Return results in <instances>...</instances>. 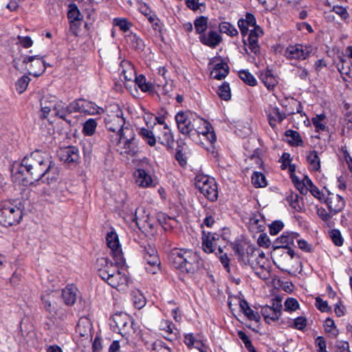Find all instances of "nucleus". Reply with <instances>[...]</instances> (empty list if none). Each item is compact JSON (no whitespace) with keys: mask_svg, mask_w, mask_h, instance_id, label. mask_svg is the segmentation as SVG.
<instances>
[{"mask_svg":"<svg viewBox=\"0 0 352 352\" xmlns=\"http://www.w3.org/2000/svg\"><path fill=\"white\" fill-rule=\"evenodd\" d=\"M51 159L46 152L36 150L26 155L20 163H15L12 168V179L15 183L24 186L32 184L33 180H40L41 174Z\"/></svg>","mask_w":352,"mask_h":352,"instance_id":"f257e3e1","label":"nucleus"},{"mask_svg":"<svg viewBox=\"0 0 352 352\" xmlns=\"http://www.w3.org/2000/svg\"><path fill=\"white\" fill-rule=\"evenodd\" d=\"M122 265L116 261L113 263L106 257L98 258L96 263L98 276L112 287L117 289H124L128 283L127 276L119 269Z\"/></svg>","mask_w":352,"mask_h":352,"instance_id":"f03ea898","label":"nucleus"},{"mask_svg":"<svg viewBox=\"0 0 352 352\" xmlns=\"http://www.w3.org/2000/svg\"><path fill=\"white\" fill-rule=\"evenodd\" d=\"M199 256L190 249H173L170 254L173 266L182 272L192 273L198 267Z\"/></svg>","mask_w":352,"mask_h":352,"instance_id":"7ed1b4c3","label":"nucleus"},{"mask_svg":"<svg viewBox=\"0 0 352 352\" xmlns=\"http://www.w3.org/2000/svg\"><path fill=\"white\" fill-rule=\"evenodd\" d=\"M106 128L116 133V137L121 135L126 128H131L125 125V119L123 117V111L118 106L111 107L104 118Z\"/></svg>","mask_w":352,"mask_h":352,"instance_id":"20e7f679","label":"nucleus"},{"mask_svg":"<svg viewBox=\"0 0 352 352\" xmlns=\"http://www.w3.org/2000/svg\"><path fill=\"white\" fill-rule=\"evenodd\" d=\"M119 145L121 155L135 156L138 152V141L135 133L132 128H126L124 132L116 138Z\"/></svg>","mask_w":352,"mask_h":352,"instance_id":"39448f33","label":"nucleus"},{"mask_svg":"<svg viewBox=\"0 0 352 352\" xmlns=\"http://www.w3.org/2000/svg\"><path fill=\"white\" fill-rule=\"evenodd\" d=\"M22 219V211L16 205L10 201L0 204V223L9 226L19 223Z\"/></svg>","mask_w":352,"mask_h":352,"instance_id":"423d86ee","label":"nucleus"},{"mask_svg":"<svg viewBox=\"0 0 352 352\" xmlns=\"http://www.w3.org/2000/svg\"><path fill=\"white\" fill-rule=\"evenodd\" d=\"M175 121L179 131L191 138L192 127L201 122V118L190 111H179L175 116Z\"/></svg>","mask_w":352,"mask_h":352,"instance_id":"0eeeda50","label":"nucleus"},{"mask_svg":"<svg viewBox=\"0 0 352 352\" xmlns=\"http://www.w3.org/2000/svg\"><path fill=\"white\" fill-rule=\"evenodd\" d=\"M195 186L199 192L210 201H214L217 199V186L213 178L206 175L197 176Z\"/></svg>","mask_w":352,"mask_h":352,"instance_id":"6e6552de","label":"nucleus"},{"mask_svg":"<svg viewBox=\"0 0 352 352\" xmlns=\"http://www.w3.org/2000/svg\"><path fill=\"white\" fill-rule=\"evenodd\" d=\"M313 51L309 45L296 44L289 45L285 50L284 56L289 60H305Z\"/></svg>","mask_w":352,"mask_h":352,"instance_id":"1a4fd4ad","label":"nucleus"},{"mask_svg":"<svg viewBox=\"0 0 352 352\" xmlns=\"http://www.w3.org/2000/svg\"><path fill=\"white\" fill-rule=\"evenodd\" d=\"M106 241L108 247L111 250V254L114 261L118 265H124V258L117 233L113 230L108 232L106 236Z\"/></svg>","mask_w":352,"mask_h":352,"instance_id":"9d476101","label":"nucleus"},{"mask_svg":"<svg viewBox=\"0 0 352 352\" xmlns=\"http://www.w3.org/2000/svg\"><path fill=\"white\" fill-rule=\"evenodd\" d=\"M23 63L29 65V74L34 76H41L46 69L41 55L26 56L23 58Z\"/></svg>","mask_w":352,"mask_h":352,"instance_id":"9b49d317","label":"nucleus"},{"mask_svg":"<svg viewBox=\"0 0 352 352\" xmlns=\"http://www.w3.org/2000/svg\"><path fill=\"white\" fill-rule=\"evenodd\" d=\"M113 329L122 336H126L132 329V320L125 313L116 314L113 316Z\"/></svg>","mask_w":352,"mask_h":352,"instance_id":"f8f14e48","label":"nucleus"},{"mask_svg":"<svg viewBox=\"0 0 352 352\" xmlns=\"http://www.w3.org/2000/svg\"><path fill=\"white\" fill-rule=\"evenodd\" d=\"M142 254L144 259L148 265V267H146L147 272L155 274L159 270L160 263L156 250L151 245H148L147 247H144L142 250Z\"/></svg>","mask_w":352,"mask_h":352,"instance_id":"ddd939ff","label":"nucleus"},{"mask_svg":"<svg viewBox=\"0 0 352 352\" xmlns=\"http://www.w3.org/2000/svg\"><path fill=\"white\" fill-rule=\"evenodd\" d=\"M201 120L202 121L201 122L194 124L195 126L192 127L191 138L195 135H202L211 144H213L216 141V135L212 130L211 124L202 118H201Z\"/></svg>","mask_w":352,"mask_h":352,"instance_id":"4468645a","label":"nucleus"},{"mask_svg":"<svg viewBox=\"0 0 352 352\" xmlns=\"http://www.w3.org/2000/svg\"><path fill=\"white\" fill-rule=\"evenodd\" d=\"M201 120L202 121L201 122L194 124L195 126L192 127L191 138L195 135H202L211 144H213L216 141V135L212 130L211 124L202 118H201Z\"/></svg>","mask_w":352,"mask_h":352,"instance_id":"2eb2a0df","label":"nucleus"},{"mask_svg":"<svg viewBox=\"0 0 352 352\" xmlns=\"http://www.w3.org/2000/svg\"><path fill=\"white\" fill-rule=\"evenodd\" d=\"M282 304L280 300L273 301L271 306L265 305L261 307V314L267 323L278 320L281 315Z\"/></svg>","mask_w":352,"mask_h":352,"instance_id":"dca6fc26","label":"nucleus"},{"mask_svg":"<svg viewBox=\"0 0 352 352\" xmlns=\"http://www.w3.org/2000/svg\"><path fill=\"white\" fill-rule=\"evenodd\" d=\"M41 175L40 180H42L43 182H47L48 184H51L57 182L59 177V168L52 158L50 160Z\"/></svg>","mask_w":352,"mask_h":352,"instance_id":"f3484780","label":"nucleus"},{"mask_svg":"<svg viewBox=\"0 0 352 352\" xmlns=\"http://www.w3.org/2000/svg\"><path fill=\"white\" fill-rule=\"evenodd\" d=\"M60 160L66 164H75L79 158L78 148L74 146L60 148L58 153Z\"/></svg>","mask_w":352,"mask_h":352,"instance_id":"a211bd4d","label":"nucleus"},{"mask_svg":"<svg viewBox=\"0 0 352 352\" xmlns=\"http://www.w3.org/2000/svg\"><path fill=\"white\" fill-rule=\"evenodd\" d=\"M324 202L327 205L331 214H336L341 212L345 206V201L343 198L338 195L333 193L328 195V197L324 199Z\"/></svg>","mask_w":352,"mask_h":352,"instance_id":"6ab92c4d","label":"nucleus"},{"mask_svg":"<svg viewBox=\"0 0 352 352\" xmlns=\"http://www.w3.org/2000/svg\"><path fill=\"white\" fill-rule=\"evenodd\" d=\"M270 125L275 129L278 124L286 118V114L281 112L278 107L270 105L266 111Z\"/></svg>","mask_w":352,"mask_h":352,"instance_id":"aec40b11","label":"nucleus"},{"mask_svg":"<svg viewBox=\"0 0 352 352\" xmlns=\"http://www.w3.org/2000/svg\"><path fill=\"white\" fill-rule=\"evenodd\" d=\"M218 235L208 232L207 234L204 231L202 236V249L208 254L215 252L217 250V240Z\"/></svg>","mask_w":352,"mask_h":352,"instance_id":"412c9836","label":"nucleus"},{"mask_svg":"<svg viewBox=\"0 0 352 352\" xmlns=\"http://www.w3.org/2000/svg\"><path fill=\"white\" fill-rule=\"evenodd\" d=\"M58 297V294L56 292L52 291L41 295V301L43 309L51 315L54 312L56 307V299Z\"/></svg>","mask_w":352,"mask_h":352,"instance_id":"4be33fe9","label":"nucleus"},{"mask_svg":"<svg viewBox=\"0 0 352 352\" xmlns=\"http://www.w3.org/2000/svg\"><path fill=\"white\" fill-rule=\"evenodd\" d=\"M78 289L74 285H68L62 290V298L65 305L72 306L78 297Z\"/></svg>","mask_w":352,"mask_h":352,"instance_id":"5701e85b","label":"nucleus"},{"mask_svg":"<svg viewBox=\"0 0 352 352\" xmlns=\"http://www.w3.org/2000/svg\"><path fill=\"white\" fill-rule=\"evenodd\" d=\"M57 98L52 95L43 96L40 101L42 118H45L56 107Z\"/></svg>","mask_w":352,"mask_h":352,"instance_id":"b1692460","label":"nucleus"},{"mask_svg":"<svg viewBox=\"0 0 352 352\" xmlns=\"http://www.w3.org/2000/svg\"><path fill=\"white\" fill-rule=\"evenodd\" d=\"M201 42L210 47L214 48L221 41V36L215 31H210L208 34H201Z\"/></svg>","mask_w":352,"mask_h":352,"instance_id":"393cba45","label":"nucleus"},{"mask_svg":"<svg viewBox=\"0 0 352 352\" xmlns=\"http://www.w3.org/2000/svg\"><path fill=\"white\" fill-rule=\"evenodd\" d=\"M136 183L142 187L148 188L153 186L152 177L145 170L139 168L135 171Z\"/></svg>","mask_w":352,"mask_h":352,"instance_id":"a878e982","label":"nucleus"},{"mask_svg":"<svg viewBox=\"0 0 352 352\" xmlns=\"http://www.w3.org/2000/svg\"><path fill=\"white\" fill-rule=\"evenodd\" d=\"M157 140L161 144L165 146L168 148H170L173 144V135L167 124L164 126V130L157 137Z\"/></svg>","mask_w":352,"mask_h":352,"instance_id":"bb28decb","label":"nucleus"},{"mask_svg":"<svg viewBox=\"0 0 352 352\" xmlns=\"http://www.w3.org/2000/svg\"><path fill=\"white\" fill-rule=\"evenodd\" d=\"M260 79L269 90H272L278 84L276 77L273 74L272 71L270 69L261 72Z\"/></svg>","mask_w":352,"mask_h":352,"instance_id":"cd10ccee","label":"nucleus"},{"mask_svg":"<svg viewBox=\"0 0 352 352\" xmlns=\"http://www.w3.org/2000/svg\"><path fill=\"white\" fill-rule=\"evenodd\" d=\"M104 111L103 109L97 106L94 102L82 99L81 104V113L89 115L100 114Z\"/></svg>","mask_w":352,"mask_h":352,"instance_id":"c85d7f7f","label":"nucleus"},{"mask_svg":"<svg viewBox=\"0 0 352 352\" xmlns=\"http://www.w3.org/2000/svg\"><path fill=\"white\" fill-rule=\"evenodd\" d=\"M229 73V66L227 63L221 62L214 65L211 76L214 79L221 80L224 78Z\"/></svg>","mask_w":352,"mask_h":352,"instance_id":"c756f323","label":"nucleus"},{"mask_svg":"<svg viewBox=\"0 0 352 352\" xmlns=\"http://www.w3.org/2000/svg\"><path fill=\"white\" fill-rule=\"evenodd\" d=\"M239 306L241 311H243L249 320H254L256 322H258L260 320L261 316L259 314L252 309L246 300H240Z\"/></svg>","mask_w":352,"mask_h":352,"instance_id":"7c9ffc66","label":"nucleus"},{"mask_svg":"<svg viewBox=\"0 0 352 352\" xmlns=\"http://www.w3.org/2000/svg\"><path fill=\"white\" fill-rule=\"evenodd\" d=\"M307 160L309 168L313 171H318L320 169V160L316 151H310L307 156Z\"/></svg>","mask_w":352,"mask_h":352,"instance_id":"2f4dec72","label":"nucleus"},{"mask_svg":"<svg viewBox=\"0 0 352 352\" xmlns=\"http://www.w3.org/2000/svg\"><path fill=\"white\" fill-rule=\"evenodd\" d=\"M245 246L239 243H236L234 244L233 250L239 257V260L241 262H243L245 264L253 265L254 263L250 262V259L248 256H245Z\"/></svg>","mask_w":352,"mask_h":352,"instance_id":"473e14b6","label":"nucleus"},{"mask_svg":"<svg viewBox=\"0 0 352 352\" xmlns=\"http://www.w3.org/2000/svg\"><path fill=\"white\" fill-rule=\"evenodd\" d=\"M140 12L147 17L148 20L151 23L153 24L154 29L156 30L157 27L159 26V20L155 14H153L151 9L146 5L142 4L140 7Z\"/></svg>","mask_w":352,"mask_h":352,"instance_id":"72a5a7b5","label":"nucleus"},{"mask_svg":"<svg viewBox=\"0 0 352 352\" xmlns=\"http://www.w3.org/2000/svg\"><path fill=\"white\" fill-rule=\"evenodd\" d=\"M139 134L149 146H154L155 145L157 138L152 131L142 128L139 131Z\"/></svg>","mask_w":352,"mask_h":352,"instance_id":"f704fd0d","label":"nucleus"},{"mask_svg":"<svg viewBox=\"0 0 352 352\" xmlns=\"http://www.w3.org/2000/svg\"><path fill=\"white\" fill-rule=\"evenodd\" d=\"M53 111L56 116L63 120H65L66 116L69 114L67 104L61 100H56V107Z\"/></svg>","mask_w":352,"mask_h":352,"instance_id":"c9c22d12","label":"nucleus"},{"mask_svg":"<svg viewBox=\"0 0 352 352\" xmlns=\"http://www.w3.org/2000/svg\"><path fill=\"white\" fill-rule=\"evenodd\" d=\"M285 135L288 143L292 146H299L302 144L299 133L296 131L287 130L285 131Z\"/></svg>","mask_w":352,"mask_h":352,"instance_id":"e433bc0d","label":"nucleus"},{"mask_svg":"<svg viewBox=\"0 0 352 352\" xmlns=\"http://www.w3.org/2000/svg\"><path fill=\"white\" fill-rule=\"evenodd\" d=\"M97 122L95 119L89 118L83 124L82 132L85 135L91 136L94 134L97 127Z\"/></svg>","mask_w":352,"mask_h":352,"instance_id":"4c0bfd02","label":"nucleus"},{"mask_svg":"<svg viewBox=\"0 0 352 352\" xmlns=\"http://www.w3.org/2000/svg\"><path fill=\"white\" fill-rule=\"evenodd\" d=\"M252 184L256 188H263L267 186L265 175L259 172H254L252 176Z\"/></svg>","mask_w":352,"mask_h":352,"instance_id":"58836bf2","label":"nucleus"},{"mask_svg":"<svg viewBox=\"0 0 352 352\" xmlns=\"http://www.w3.org/2000/svg\"><path fill=\"white\" fill-rule=\"evenodd\" d=\"M219 29L221 33H225L230 36H234L238 34V31L236 28L229 22L221 23Z\"/></svg>","mask_w":352,"mask_h":352,"instance_id":"ea45409f","label":"nucleus"},{"mask_svg":"<svg viewBox=\"0 0 352 352\" xmlns=\"http://www.w3.org/2000/svg\"><path fill=\"white\" fill-rule=\"evenodd\" d=\"M324 328L325 332L329 333L333 337H336L339 334V331L337 329L333 320L330 318L325 320Z\"/></svg>","mask_w":352,"mask_h":352,"instance_id":"a19ab883","label":"nucleus"},{"mask_svg":"<svg viewBox=\"0 0 352 352\" xmlns=\"http://www.w3.org/2000/svg\"><path fill=\"white\" fill-rule=\"evenodd\" d=\"M134 82L142 91H149L153 89L152 85L146 82V78L143 75L138 76L135 75Z\"/></svg>","mask_w":352,"mask_h":352,"instance_id":"79ce46f5","label":"nucleus"},{"mask_svg":"<svg viewBox=\"0 0 352 352\" xmlns=\"http://www.w3.org/2000/svg\"><path fill=\"white\" fill-rule=\"evenodd\" d=\"M239 76L247 85L250 86H255L256 85V78L248 70H241L239 72Z\"/></svg>","mask_w":352,"mask_h":352,"instance_id":"37998d69","label":"nucleus"},{"mask_svg":"<svg viewBox=\"0 0 352 352\" xmlns=\"http://www.w3.org/2000/svg\"><path fill=\"white\" fill-rule=\"evenodd\" d=\"M194 25L197 33L203 34L208 27V19L205 16H200L195 21Z\"/></svg>","mask_w":352,"mask_h":352,"instance_id":"c03bdc74","label":"nucleus"},{"mask_svg":"<svg viewBox=\"0 0 352 352\" xmlns=\"http://www.w3.org/2000/svg\"><path fill=\"white\" fill-rule=\"evenodd\" d=\"M301 200L302 198H300L297 194L291 195L287 198L290 206L298 212H300L302 210V203Z\"/></svg>","mask_w":352,"mask_h":352,"instance_id":"a18cd8bd","label":"nucleus"},{"mask_svg":"<svg viewBox=\"0 0 352 352\" xmlns=\"http://www.w3.org/2000/svg\"><path fill=\"white\" fill-rule=\"evenodd\" d=\"M30 82V78H29L28 76H23L21 77L16 82V89L19 94L23 93L29 83Z\"/></svg>","mask_w":352,"mask_h":352,"instance_id":"49530a36","label":"nucleus"},{"mask_svg":"<svg viewBox=\"0 0 352 352\" xmlns=\"http://www.w3.org/2000/svg\"><path fill=\"white\" fill-rule=\"evenodd\" d=\"M326 116L323 113L316 115L315 117L312 118V123L316 129L317 131H324L326 129V125L323 123L324 120L325 119Z\"/></svg>","mask_w":352,"mask_h":352,"instance_id":"de8ad7c7","label":"nucleus"},{"mask_svg":"<svg viewBox=\"0 0 352 352\" xmlns=\"http://www.w3.org/2000/svg\"><path fill=\"white\" fill-rule=\"evenodd\" d=\"M158 221L166 230L171 229L173 227V223L175 222V219L167 217L165 214H159Z\"/></svg>","mask_w":352,"mask_h":352,"instance_id":"09e8293b","label":"nucleus"},{"mask_svg":"<svg viewBox=\"0 0 352 352\" xmlns=\"http://www.w3.org/2000/svg\"><path fill=\"white\" fill-rule=\"evenodd\" d=\"M128 39L132 47L135 49L142 50L144 47L143 41L137 34L131 33L128 36Z\"/></svg>","mask_w":352,"mask_h":352,"instance_id":"8fccbe9b","label":"nucleus"},{"mask_svg":"<svg viewBox=\"0 0 352 352\" xmlns=\"http://www.w3.org/2000/svg\"><path fill=\"white\" fill-rule=\"evenodd\" d=\"M218 95L224 100H228L231 98L230 88L228 84L223 83L219 87Z\"/></svg>","mask_w":352,"mask_h":352,"instance_id":"3c124183","label":"nucleus"},{"mask_svg":"<svg viewBox=\"0 0 352 352\" xmlns=\"http://www.w3.org/2000/svg\"><path fill=\"white\" fill-rule=\"evenodd\" d=\"M329 236H330L333 243L336 246L342 245L344 240L341 235L340 232L338 230H336V229L331 230L329 232Z\"/></svg>","mask_w":352,"mask_h":352,"instance_id":"603ef678","label":"nucleus"},{"mask_svg":"<svg viewBox=\"0 0 352 352\" xmlns=\"http://www.w3.org/2000/svg\"><path fill=\"white\" fill-rule=\"evenodd\" d=\"M298 234L296 232H283L281 236L279 238L280 242L288 245L289 243H293L294 240L297 239Z\"/></svg>","mask_w":352,"mask_h":352,"instance_id":"864d4df0","label":"nucleus"},{"mask_svg":"<svg viewBox=\"0 0 352 352\" xmlns=\"http://www.w3.org/2000/svg\"><path fill=\"white\" fill-rule=\"evenodd\" d=\"M151 352H172V351L162 341H157L151 344Z\"/></svg>","mask_w":352,"mask_h":352,"instance_id":"5fc2aeb1","label":"nucleus"},{"mask_svg":"<svg viewBox=\"0 0 352 352\" xmlns=\"http://www.w3.org/2000/svg\"><path fill=\"white\" fill-rule=\"evenodd\" d=\"M67 312L65 309H63V307H56L54 310V312L52 313L50 316L56 320H58L60 321H63L67 319Z\"/></svg>","mask_w":352,"mask_h":352,"instance_id":"6e6d98bb","label":"nucleus"},{"mask_svg":"<svg viewBox=\"0 0 352 352\" xmlns=\"http://www.w3.org/2000/svg\"><path fill=\"white\" fill-rule=\"evenodd\" d=\"M133 305L137 309H142L146 305V299L144 296L138 292L135 293L133 296Z\"/></svg>","mask_w":352,"mask_h":352,"instance_id":"4d7b16f0","label":"nucleus"},{"mask_svg":"<svg viewBox=\"0 0 352 352\" xmlns=\"http://www.w3.org/2000/svg\"><path fill=\"white\" fill-rule=\"evenodd\" d=\"M285 311H294L299 308V303L296 299L289 298L285 302Z\"/></svg>","mask_w":352,"mask_h":352,"instance_id":"13d9d810","label":"nucleus"},{"mask_svg":"<svg viewBox=\"0 0 352 352\" xmlns=\"http://www.w3.org/2000/svg\"><path fill=\"white\" fill-rule=\"evenodd\" d=\"M307 324V320L304 316L297 317L294 320L293 324L292 327L298 330L302 331L305 329Z\"/></svg>","mask_w":352,"mask_h":352,"instance_id":"bf43d9fd","label":"nucleus"},{"mask_svg":"<svg viewBox=\"0 0 352 352\" xmlns=\"http://www.w3.org/2000/svg\"><path fill=\"white\" fill-rule=\"evenodd\" d=\"M68 18L74 21L80 20V12L75 4L69 6V10L67 13Z\"/></svg>","mask_w":352,"mask_h":352,"instance_id":"052dcab7","label":"nucleus"},{"mask_svg":"<svg viewBox=\"0 0 352 352\" xmlns=\"http://www.w3.org/2000/svg\"><path fill=\"white\" fill-rule=\"evenodd\" d=\"M113 24L118 26L123 32H126L131 27V23L124 18H115Z\"/></svg>","mask_w":352,"mask_h":352,"instance_id":"680f3d73","label":"nucleus"},{"mask_svg":"<svg viewBox=\"0 0 352 352\" xmlns=\"http://www.w3.org/2000/svg\"><path fill=\"white\" fill-rule=\"evenodd\" d=\"M215 254L219 258L223 267L226 269H228L230 266V259L227 254L223 253L222 248L220 247L218 248L217 252H215Z\"/></svg>","mask_w":352,"mask_h":352,"instance_id":"e2e57ef3","label":"nucleus"},{"mask_svg":"<svg viewBox=\"0 0 352 352\" xmlns=\"http://www.w3.org/2000/svg\"><path fill=\"white\" fill-rule=\"evenodd\" d=\"M82 99H77L74 100L67 104L69 114L75 113V112H80L81 113V104H82Z\"/></svg>","mask_w":352,"mask_h":352,"instance_id":"0e129e2a","label":"nucleus"},{"mask_svg":"<svg viewBox=\"0 0 352 352\" xmlns=\"http://www.w3.org/2000/svg\"><path fill=\"white\" fill-rule=\"evenodd\" d=\"M316 306L322 312H328L331 310V307L329 306L328 302L323 300L320 297L316 298Z\"/></svg>","mask_w":352,"mask_h":352,"instance_id":"69168bd1","label":"nucleus"},{"mask_svg":"<svg viewBox=\"0 0 352 352\" xmlns=\"http://www.w3.org/2000/svg\"><path fill=\"white\" fill-rule=\"evenodd\" d=\"M284 224L281 221H275L270 226L271 235H276L283 228Z\"/></svg>","mask_w":352,"mask_h":352,"instance_id":"338daca9","label":"nucleus"},{"mask_svg":"<svg viewBox=\"0 0 352 352\" xmlns=\"http://www.w3.org/2000/svg\"><path fill=\"white\" fill-rule=\"evenodd\" d=\"M160 328L169 334L173 333L174 324L169 320H163L160 322Z\"/></svg>","mask_w":352,"mask_h":352,"instance_id":"774afa93","label":"nucleus"}]
</instances>
